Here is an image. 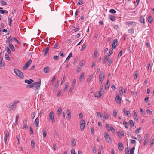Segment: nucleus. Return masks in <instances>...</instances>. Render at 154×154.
Segmentation results:
<instances>
[{
	"mask_svg": "<svg viewBox=\"0 0 154 154\" xmlns=\"http://www.w3.org/2000/svg\"><path fill=\"white\" fill-rule=\"evenodd\" d=\"M14 71L16 75L19 78L22 79L24 78L23 74L20 70L17 69H14Z\"/></svg>",
	"mask_w": 154,
	"mask_h": 154,
	"instance_id": "nucleus-1",
	"label": "nucleus"
},
{
	"mask_svg": "<svg viewBox=\"0 0 154 154\" xmlns=\"http://www.w3.org/2000/svg\"><path fill=\"white\" fill-rule=\"evenodd\" d=\"M48 117L49 119L52 121V123L55 122L54 113L53 111H51L49 113Z\"/></svg>",
	"mask_w": 154,
	"mask_h": 154,
	"instance_id": "nucleus-2",
	"label": "nucleus"
},
{
	"mask_svg": "<svg viewBox=\"0 0 154 154\" xmlns=\"http://www.w3.org/2000/svg\"><path fill=\"white\" fill-rule=\"evenodd\" d=\"M104 78V75L103 72H100L99 75V82L101 84L103 81Z\"/></svg>",
	"mask_w": 154,
	"mask_h": 154,
	"instance_id": "nucleus-3",
	"label": "nucleus"
},
{
	"mask_svg": "<svg viewBox=\"0 0 154 154\" xmlns=\"http://www.w3.org/2000/svg\"><path fill=\"white\" fill-rule=\"evenodd\" d=\"M32 60L29 59L25 64L23 67L24 69H26L32 63Z\"/></svg>",
	"mask_w": 154,
	"mask_h": 154,
	"instance_id": "nucleus-4",
	"label": "nucleus"
},
{
	"mask_svg": "<svg viewBox=\"0 0 154 154\" xmlns=\"http://www.w3.org/2000/svg\"><path fill=\"white\" fill-rule=\"evenodd\" d=\"M35 86L34 88L36 90L39 89L41 85V81L39 82H35L34 83Z\"/></svg>",
	"mask_w": 154,
	"mask_h": 154,
	"instance_id": "nucleus-5",
	"label": "nucleus"
},
{
	"mask_svg": "<svg viewBox=\"0 0 154 154\" xmlns=\"http://www.w3.org/2000/svg\"><path fill=\"white\" fill-rule=\"evenodd\" d=\"M118 42V40L117 39H115L113 41L112 44V49H115L116 48V47L117 45V43Z\"/></svg>",
	"mask_w": 154,
	"mask_h": 154,
	"instance_id": "nucleus-6",
	"label": "nucleus"
},
{
	"mask_svg": "<svg viewBox=\"0 0 154 154\" xmlns=\"http://www.w3.org/2000/svg\"><path fill=\"white\" fill-rule=\"evenodd\" d=\"M105 138L106 140L109 142H111V140L110 137L108 134L106 132L105 133Z\"/></svg>",
	"mask_w": 154,
	"mask_h": 154,
	"instance_id": "nucleus-7",
	"label": "nucleus"
},
{
	"mask_svg": "<svg viewBox=\"0 0 154 154\" xmlns=\"http://www.w3.org/2000/svg\"><path fill=\"white\" fill-rule=\"evenodd\" d=\"M115 101L116 103L119 104H121V98L118 95H117L116 96V98H115Z\"/></svg>",
	"mask_w": 154,
	"mask_h": 154,
	"instance_id": "nucleus-8",
	"label": "nucleus"
},
{
	"mask_svg": "<svg viewBox=\"0 0 154 154\" xmlns=\"http://www.w3.org/2000/svg\"><path fill=\"white\" fill-rule=\"evenodd\" d=\"M123 112L124 114L125 115V116H126L128 117L130 116L131 113L129 111L125 110V108H124L123 109Z\"/></svg>",
	"mask_w": 154,
	"mask_h": 154,
	"instance_id": "nucleus-9",
	"label": "nucleus"
},
{
	"mask_svg": "<svg viewBox=\"0 0 154 154\" xmlns=\"http://www.w3.org/2000/svg\"><path fill=\"white\" fill-rule=\"evenodd\" d=\"M14 37H11V36H10L9 37H8L7 39L6 42L8 44L11 43V42L14 39Z\"/></svg>",
	"mask_w": 154,
	"mask_h": 154,
	"instance_id": "nucleus-10",
	"label": "nucleus"
},
{
	"mask_svg": "<svg viewBox=\"0 0 154 154\" xmlns=\"http://www.w3.org/2000/svg\"><path fill=\"white\" fill-rule=\"evenodd\" d=\"M9 136V133L8 131H6L5 134V137H4V141H5V143H6V142L7 139L8 137Z\"/></svg>",
	"mask_w": 154,
	"mask_h": 154,
	"instance_id": "nucleus-11",
	"label": "nucleus"
},
{
	"mask_svg": "<svg viewBox=\"0 0 154 154\" xmlns=\"http://www.w3.org/2000/svg\"><path fill=\"white\" fill-rule=\"evenodd\" d=\"M119 149L121 151L123 150L124 149L123 145L120 143H119L118 144Z\"/></svg>",
	"mask_w": 154,
	"mask_h": 154,
	"instance_id": "nucleus-12",
	"label": "nucleus"
},
{
	"mask_svg": "<svg viewBox=\"0 0 154 154\" xmlns=\"http://www.w3.org/2000/svg\"><path fill=\"white\" fill-rule=\"evenodd\" d=\"M102 94H101V93L100 92V91H98L97 92H96L94 94V96L95 97H100Z\"/></svg>",
	"mask_w": 154,
	"mask_h": 154,
	"instance_id": "nucleus-13",
	"label": "nucleus"
},
{
	"mask_svg": "<svg viewBox=\"0 0 154 154\" xmlns=\"http://www.w3.org/2000/svg\"><path fill=\"white\" fill-rule=\"evenodd\" d=\"M110 19L112 21H115L116 20V17L115 16L110 15L109 16Z\"/></svg>",
	"mask_w": 154,
	"mask_h": 154,
	"instance_id": "nucleus-14",
	"label": "nucleus"
},
{
	"mask_svg": "<svg viewBox=\"0 0 154 154\" xmlns=\"http://www.w3.org/2000/svg\"><path fill=\"white\" fill-rule=\"evenodd\" d=\"M6 106L8 107L10 109H15L16 108L13 105L11 104H8V105H7Z\"/></svg>",
	"mask_w": 154,
	"mask_h": 154,
	"instance_id": "nucleus-15",
	"label": "nucleus"
},
{
	"mask_svg": "<svg viewBox=\"0 0 154 154\" xmlns=\"http://www.w3.org/2000/svg\"><path fill=\"white\" fill-rule=\"evenodd\" d=\"M2 8L0 7V13L2 14H3L4 13L8 14V11L7 10H2Z\"/></svg>",
	"mask_w": 154,
	"mask_h": 154,
	"instance_id": "nucleus-16",
	"label": "nucleus"
},
{
	"mask_svg": "<svg viewBox=\"0 0 154 154\" xmlns=\"http://www.w3.org/2000/svg\"><path fill=\"white\" fill-rule=\"evenodd\" d=\"M39 119L37 117L34 121V124L35 125L36 127H38L39 124Z\"/></svg>",
	"mask_w": 154,
	"mask_h": 154,
	"instance_id": "nucleus-17",
	"label": "nucleus"
},
{
	"mask_svg": "<svg viewBox=\"0 0 154 154\" xmlns=\"http://www.w3.org/2000/svg\"><path fill=\"white\" fill-rule=\"evenodd\" d=\"M154 144V139H153L150 141L149 144V148H151L153 146V145Z\"/></svg>",
	"mask_w": 154,
	"mask_h": 154,
	"instance_id": "nucleus-18",
	"label": "nucleus"
},
{
	"mask_svg": "<svg viewBox=\"0 0 154 154\" xmlns=\"http://www.w3.org/2000/svg\"><path fill=\"white\" fill-rule=\"evenodd\" d=\"M127 24L128 25H135L136 24V22L133 21H128L126 22Z\"/></svg>",
	"mask_w": 154,
	"mask_h": 154,
	"instance_id": "nucleus-19",
	"label": "nucleus"
},
{
	"mask_svg": "<svg viewBox=\"0 0 154 154\" xmlns=\"http://www.w3.org/2000/svg\"><path fill=\"white\" fill-rule=\"evenodd\" d=\"M110 85V84H109V80H108L107 81V82L106 84V86L105 87V90H108L109 88V87Z\"/></svg>",
	"mask_w": 154,
	"mask_h": 154,
	"instance_id": "nucleus-20",
	"label": "nucleus"
},
{
	"mask_svg": "<svg viewBox=\"0 0 154 154\" xmlns=\"http://www.w3.org/2000/svg\"><path fill=\"white\" fill-rule=\"evenodd\" d=\"M139 20L141 23H144V17L141 16Z\"/></svg>",
	"mask_w": 154,
	"mask_h": 154,
	"instance_id": "nucleus-21",
	"label": "nucleus"
},
{
	"mask_svg": "<svg viewBox=\"0 0 154 154\" xmlns=\"http://www.w3.org/2000/svg\"><path fill=\"white\" fill-rule=\"evenodd\" d=\"M9 47L12 50V51H15V48L13 45L11 44V43H9Z\"/></svg>",
	"mask_w": 154,
	"mask_h": 154,
	"instance_id": "nucleus-22",
	"label": "nucleus"
},
{
	"mask_svg": "<svg viewBox=\"0 0 154 154\" xmlns=\"http://www.w3.org/2000/svg\"><path fill=\"white\" fill-rule=\"evenodd\" d=\"M33 82V80L32 79H30L29 80H28L27 79H26L25 80V82L27 84H32V82Z\"/></svg>",
	"mask_w": 154,
	"mask_h": 154,
	"instance_id": "nucleus-23",
	"label": "nucleus"
},
{
	"mask_svg": "<svg viewBox=\"0 0 154 154\" xmlns=\"http://www.w3.org/2000/svg\"><path fill=\"white\" fill-rule=\"evenodd\" d=\"M109 58V56L106 55L104 57V59L103 60V63H106L107 61Z\"/></svg>",
	"mask_w": 154,
	"mask_h": 154,
	"instance_id": "nucleus-24",
	"label": "nucleus"
},
{
	"mask_svg": "<svg viewBox=\"0 0 154 154\" xmlns=\"http://www.w3.org/2000/svg\"><path fill=\"white\" fill-rule=\"evenodd\" d=\"M72 54L71 52L70 53L69 55L66 58L65 61L66 62L67 61H68L70 59V58L72 56Z\"/></svg>",
	"mask_w": 154,
	"mask_h": 154,
	"instance_id": "nucleus-25",
	"label": "nucleus"
},
{
	"mask_svg": "<svg viewBox=\"0 0 154 154\" xmlns=\"http://www.w3.org/2000/svg\"><path fill=\"white\" fill-rule=\"evenodd\" d=\"M49 47H47L46 48L45 50V51L44 55L45 56L47 54L49 51Z\"/></svg>",
	"mask_w": 154,
	"mask_h": 154,
	"instance_id": "nucleus-26",
	"label": "nucleus"
},
{
	"mask_svg": "<svg viewBox=\"0 0 154 154\" xmlns=\"http://www.w3.org/2000/svg\"><path fill=\"white\" fill-rule=\"evenodd\" d=\"M84 76V73H82L81 75L79 78V80L80 81H82L83 80Z\"/></svg>",
	"mask_w": 154,
	"mask_h": 154,
	"instance_id": "nucleus-27",
	"label": "nucleus"
},
{
	"mask_svg": "<svg viewBox=\"0 0 154 154\" xmlns=\"http://www.w3.org/2000/svg\"><path fill=\"white\" fill-rule=\"evenodd\" d=\"M128 32L131 34H132L134 33V30L133 28H131L128 30Z\"/></svg>",
	"mask_w": 154,
	"mask_h": 154,
	"instance_id": "nucleus-28",
	"label": "nucleus"
},
{
	"mask_svg": "<svg viewBox=\"0 0 154 154\" xmlns=\"http://www.w3.org/2000/svg\"><path fill=\"white\" fill-rule=\"evenodd\" d=\"M148 22L150 23H152L153 20V19L152 17L151 16H149L148 18Z\"/></svg>",
	"mask_w": 154,
	"mask_h": 154,
	"instance_id": "nucleus-29",
	"label": "nucleus"
},
{
	"mask_svg": "<svg viewBox=\"0 0 154 154\" xmlns=\"http://www.w3.org/2000/svg\"><path fill=\"white\" fill-rule=\"evenodd\" d=\"M5 49L8 54H11V51L8 47H6L5 48Z\"/></svg>",
	"mask_w": 154,
	"mask_h": 154,
	"instance_id": "nucleus-30",
	"label": "nucleus"
},
{
	"mask_svg": "<svg viewBox=\"0 0 154 154\" xmlns=\"http://www.w3.org/2000/svg\"><path fill=\"white\" fill-rule=\"evenodd\" d=\"M125 154H129V149L128 148V147H127V148L125 149Z\"/></svg>",
	"mask_w": 154,
	"mask_h": 154,
	"instance_id": "nucleus-31",
	"label": "nucleus"
},
{
	"mask_svg": "<svg viewBox=\"0 0 154 154\" xmlns=\"http://www.w3.org/2000/svg\"><path fill=\"white\" fill-rule=\"evenodd\" d=\"M134 119H135L136 120H138L137 115L135 111H134Z\"/></svg>",
	"mask_w": 154,
	"mask_h": 154,
	"instance_id": "nucleus-32",
	"label": "nucleus"
},
{
	"mask_svg": "<svg viewBox=\"0 0 154 154\" xmlns=\"http://www.w3.org/2000/svg\"><path fill=\"white\" fill-rule=\"evenodd\" d=\"M43 70L45 73H48V71L49 70V67H45L44 68Z\"/></svg>",
	"mask_w": 154,
	"mask_h": 154,
	"instance_id": "nucleus-33",
	"label": "nucleus"
},
{
	"mask_svg": "<svg viewBox=\"0 0 154 154\" xmlns=\"http://www.w3.org/2000/svg\"><path fill=\"white\" fill-rule=\"evenodd\" d=\"M56 80V78L54 76H53L52 78V80L51 81V84L53 85L55 81Z\"/></svg>",
	"mask_w": 154,
	"mask_h": 154,
	"instance_id": "nucleus-34",
	"label": "nucleus"
},
{
	"mask_svg": "<svg viewBox=\"0 0 154 154\" xmlns=\"http://www.w3.org/2000/svg\"><path fill=\"white\" fill-rule=\"evenodd\" d=\"M135 148L134 147H132L130 150V154H134V150Z\"/></svg>",
	"mask_w": 154,
	"mask_h": 154,
	"instance_id": "nucleus-35",
	"label": "nucleus"
},
{
	"mask_svg": "<svg viewBox=\"0 0 154 154\" xmlns=\"http://www.w3.org/2000/svg\"><path fill=\"white\" fill-rule=\"evenodd\" d=\"M112 61H113V60L111 59H109L108 60V62H107V64L109 66H111Z\"/></svg>",
	"mask_w": 154,
	"mask_h": 154,
	"instance_id": "nucleus-36",
	"label": "nucleus"
},
{
	"mask_svg": "<svg viewBox=\"0 0 154 154\" xmlns=\"http://www.w3.org/2000/svg\"><path fill=\"white\" fill-rule=\"evenodd\" d=\"M23 126L22 127V128L23 129H26L27 127V123H25L24 122V121H23Z\"/></svg>",
	"mask_w": 154,
	"mask_h": 154,
	"instance_id": "nucleus-37",
	"label": "nucleus"
},
{
	"mask_svg": "<svg viewBox=\"0 0 154 154\" xmlns=\"http://www.w3.org/2000/svg\"><path fill=\"white\" fill-rule=\"evenodd\" d=\"M19 103V101H14L13 103V104L16 108L17 104Z\"/></svg>",
	"mask_w": 154,
	"mask_h": 154,
	"instance_id": "nucleus-38",
	"label": "nucleus"
},
{
	"mask_svg": "<svg viewBox=\"0 0 154 154\" xmlns=\"http://www.w3.org/2000/svg\"><path fill=\"white\" fill-rule=\"evenodd\" d=\"M138 73L137 72H134V79H136L138 77Z\"/></svg>",
	"mask_w": 154,
	"mask_h": 154,
	"instance_id": "nucleus-39",
	"label": "nucleus"
},
{
	"mask_svg": "<svg viewBox=\"0 0 154 154\" xmlns=\"http://www.w3.org/2000/svg\"><path fill=\"white\" fill-rule=\"evenodd\" d=\"M31 146L33 148L35 146V142L33 139H32L31 141Z\"/></svg>",
	"mask_w": 154,
	"mask_h": 154,
	"instance_id": "nucleus-40",
	"label": "nucleus"
},
{
	"mask_svg": "<svg viewBox=\"0 0 154 154\" xmlns=\"http://www.w3.org/2000/svg\"><path fill=\"white\" fill-rule=\"evenodd\" d=\"M5 59H6L8 61H10L11 60L10 58L9 57V56L7 54H5Z\"/></svg>",
	"mask_w": 154,
	"mask_h": 154,
	"instance_id": "nucleus-41",
	"label": "nucleus"
},
{
	"mask_svg": "<svg viewBox=\"0 0 154 154\" xmlns=\"http://www.w3.org/2000/svg\"><path fill=\"white\" fill-rule=\"evenodd\" d=\"M66 113L68 116V117H69V118H70L71 112L69 109L67 110L66 111Z\"/></svg>",
	"mask_w": 154,
	"mask_h": 154,
	"instance_id": "nucleus-42",
	"label": "nucleus"
},
{
	"mask_svg": "<svg viewBox=\"0 0 154 154\" xmlns=\"http://www.w3.org/2000/svg\"><path fill=\"white\" fill-rule=\"evenodd\" d=\"M59 85V81H57V82L56 83L54 86V89H55V90H57V88H58Z\"/></svg>",
	"mask_w": 154,
	"mask_h": 154,
	"instance_id": "nucleus-43",
	"label": "nucleus"
},
{
	"mask_svg": "<svg viewBox=\"0 0 154 154\" xmlns=\"http://www.w3.org/2000/svg\"><path fill=\"white\" fill-rule=\"evenodd\" d=\"M62 112V109L61 107H59L58 108L57 112H58V114L59 115Z\"/></svg>",
	"mask_w": 154,
	"mask_h": 154,
	"instance_id": "nucleus-44",
	"label": "nucleus"
},
{
	"mask_svg": "<svg viewBox=\"0 0 154 154\" xmlns=\"http://www.w3.org/2000/svg\"><path fill=\"white\" fill-rule=\"evenodd\" d=\"M85 125L80 124V128L82 130H83L84 129Z\"/></svg>",
	"mask_w": 154,
	"mask_h": 154,
	"instance_id": "nucleus-45",
	"label": "nucleus"
},
{
	"mask_svg": "<svg viewBox=\"0 0 154 154\" xmlns=\"http://www.w3.org/2000/svg\"><path fill=\"white\" fill-rule=\"evenodd\" d=\"M0 2L1 4L3 5H7L6 2L3 0H1Z\"/></svg>",
	"mask_w": 154,
	"mask_h": 154,
	"instance_id": "nucleus-46",
	"label": "nucleus"
},
{
	"mask_svg": "<svg viewBox=\"0 0 154 154\" xmlns=\"http://www.w3.org/2000/svg\"><path fill=\"white\" fill-rule=\"evenodd\" d=\"M152 67V65L151 63H149L148 65V69L149 70H150Z\"/></svg>",
	"mask_w": 154,
	"mask_h": 154,
	"instance_id": "nucleus-47",
	"label": "nucleus"
},
{
	"mask_svg": "<svg viewBox=\"0 0 154 154\" xmlns=\"http://www.w3.org/2000/svg\"><path fill=\"white\" fill-rule=\"evenodd\" d=\"M105 126L107 130L109 131H110V127H109V124L107 123L106 124H105Z\"/></svg>",
	"mask_w": 154,
	"mask_h": 154,
	"instance_id": "nucleus-48",
	"label": "nucleus"
},
{
	"mask_svg": "<svg viewBox=\"0 0 154 154\" xmlns=\"http://www.w3.org/2000/svg\"><path fill=\"white\" fill-rule=\"evenodd\" d=\"M83 3V2L82 0H79L77 5H80Z\"/></svg>",
	"mask_w": 154,
	"mask_h": 154,
	"instance_id": "nucleus-49",
	"label": "nucleus"
},
{
	"mask_svg": "<svg viewBox=\"0 0 154 154\" xmlns=\"http://www.w3.org/2000/svg\"><path fill=\"white\" fill-rule=\"evenodd\" d=\"M104 117L105 118L107 119H109V115L107 113H105L104 114Z\"/></svg>",
	"mask_w": 154,
	"mask_h": 154,
	"instance_id": "nucleus-50",
	"label": "nucleus"
},
{
	"mask_svg": "<svg viewBox=\"0 0 154 154\" xmlns=\"http://www.w3.org/2000/svg\"><path fill=\"white\" fill-rule=\"evenodd\" d=\"M109 12L112 13H116V11L113 9H111L109 11Z\"/></svg>",
	"mask_w": 154,
	"mask_h": 154,
	"instance_id": "nucleus-51",
	"label": "nucleus"
},
{
	"mask_svg": "<svg viewBox=\"0 0 154 154\" xmlns=\"http://www.w3.org/2000/svg\"><path fill=\"white\" fill-rule=\"evenodd\" d=\"M91 130V133L93 135L94 134V129L93 127H91L90 128Z\"/></svg>",
	"mask_w": 154,
	"mask_h": 154,
	"instance_id": "nucleus-52",
	"label": "nucleus"
},
{
	"mask_svg": "<svg viewBox=\"0 0 154 154\" xmlns=\"http://www.w3.org/2000/svg\"><path fill=\"white\" fill-rule=\"evenodd\" d=\"M129 123H130V124L131 125V127H133L134 126V123L133 122V121L132 120H130L129 121Z\"/></svg>",
	"mask_w": 154,
	"mask_h": 154,
	"instance_id": "nucleus-53",
	"label": "nucleus"
},
{
	"mask_svg": "<svg viewBox=\"0 0 154 154\" xmlns=\"http://www.w3.org/2000/svg\"><path fill=\"white\" fill-rule=\"evenodd\" d=\"M86 47V45L85 44H83V45H82V48H81V49L80 50L81 51H83Z\"/></svg>",
	"mask_w": 154,
	"mask_h": 154,
	"instance_id": "nucleus-54",
	"label": "nucleus"
},
{
	"mask_svg": "<svg viewBox=\"0 0 154 154\" xmlns=\"http://www.w3.org/2000/svg\"><path fill=\"white\" fill-rule=\"evenodd\" d=\"M81 68L79 66H78L76 68V71L77 72H79L81 70Z\"/></svg>",
	"mask_w": 154,
	"mask_h": 154,
	"instance_id": "nucleus-55",
	"label": "nucleus"
},
{
	"mask_svg": "<svg viewBox=\"0 0 154 154\" xmlns=\"http://www.w3.org/2000/svg\"><path fill=\"white\" fill-rule=\"evenodd\" d=\"M71 143L74 146L75 145V141L74 139H73L71 140Z\"/></svg>",
	"mask_w": 154,
	"mask_h": 154,
	"instance_id": "nucleus-56",
	"label": "nucleus"
},
{
	"mask_svg": "<svg viewBox=\"0 0 154 154\" xmlns=\"http://www.w3.org/2000/svg\"><path fill=\"white\" fill-rule=\"evenodd\" d=\"M93 76H89L87 79V82H89L90 81L91 79H92V77Z\"/></svg>",
	"mask_w": 154,
	"mask_h": 154,
	"instance_id": "nucleus-57",
	"label": "nucleus"
},
{
	"mask_svg": "<svg viewBox=\"0 0 154 154\" xmlns=\"http://www.w3.org/2000/svg\"><path fill=\"white\" fill-rule=\"evenodd\" d=\"M61 92H62V90H59L58 91V93L57 95V96L58 97H59L60 96V94Z\"/></svg>",
	"mask_w": 154,
	"mask_h": 154,
	"instance_id": "nucleus-58",
	"label": "nucleus"
},
{
	"mask_svg": "<svg viewBox=\"0 0 154 154\" xmlns=\"http://www.w3.org/2000/svg\"><path fill=\"white\" fill-rule=\"evenodd\" d=\"M35 112H32L31 114V118L32 119H33L35 117Z\"/></svg>",
	"mask_w": 154,
	"mask_h": 154,
	"instance_id": "nucleus-59",
	"label": "nucleus"
},
{
	"mask_svg": "<svg viewBox=\"0 0 154 154\" xmlns=\"http://www.w3.org/2000/svg\"><path fill=\"white\" fill-rule=\"evenodd\" d=\"M122 50H121L120 51L119 54H118V57H120L122 56Z\"/></svg>",
	"mask_w": 154,
	"mask_h": 154,
	"instance_id": "nucleus-60",
	"label": "nucleus"
},
{
	"mask_svg": "<svg viewBox=\"0 0 154 154\" xmlns=\"http://www.w3.org/2000/svg\"><path fill=\"white\" fill-rule=\"evenodd\" d=\"M110 130L111 131L112 133H115V130L112 127H110Z\"/></svg>",
	"mask_w": 154,
	"mask_h": 154,
	"instance_id": "nucleus-61",
	"label": "nucleus"
},
{
	"mask_svg": "<svg viewBox=\"0 0 154 154\" xmlns=\"http://www.w3.org/2000/svg\"><path fill=\"white\" fill-rule=\"evenodd\" d=\"M146 112L148 114L150 115H152V112L149 109H147Z\"/></svg>",
	"mask_w": 154,
	"mask_h": 154,
	"instance_id": "nucleus-62",
	"label": "nucleus"
},
{
	"mask_svg": "<svg viewBox=\"0 0 154 154\" xmlns=\"http://www.w3.org/2000/svg\"><path fill=\"white\" fill-rule=\"evenodd\" d=\"M113 116L115 117H116L117 114V112H116V110H114L113 111Z\"/></svg>",
	"mask_w": 154,
	"mask_h": 154,
	"instance_id": "nucleus-63",
	"label": "nucleus"
},
{
	"mask_svg": "<svg viewBox=\"0 0 154 154\" xmlns=\"http://www.w3.org/2000/svg\"><path fill=\"white\" fill-rule=\"evenodd\" d=\"M71 154H76L75 151L74 149H72L71 150Z\"/></svg>",
	"mask_w": 154,
	"mask_h": 154,
	"instance_id": "nucleus-64",
	"label": "nucleus"
}]
</instances>
